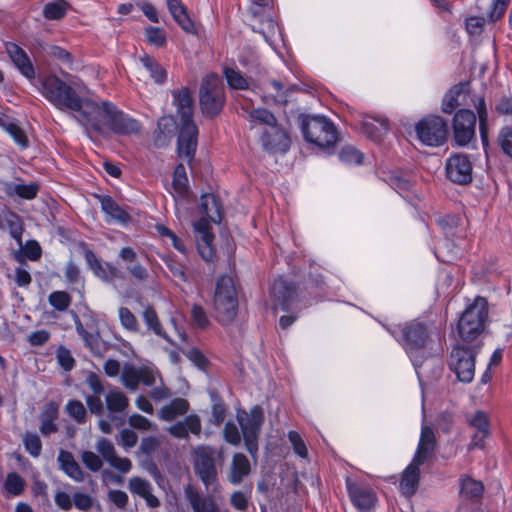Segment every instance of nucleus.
I'll return each mask as SVG.
<instances>
[{
	"label": "nucleus",
	"mask_w": 512,
	"mask_h": 512,
	"mask_svg": "<svg viewBox=\"0 0 512 512\" xmlns=\"http://www.w3.org/2000/svg\"><path fill=\"white\" fill-rule=\"evenodd\" d=\"M39 91L42 96L59 110H68L82 125L94 99L83 97L76 83L69 84L56 75L41 78Z\"/></svg>",
	"instance_id": "obj_1"
},
{
	"label": "nucleus",
	"mask_w": 512,
	"mask_h": 512,
	"mask_svg": "<svg viewBox=\"0 0 512 512\" xmlns=\"http://www.w3.org/2000/svg\"><path fill=\"white\" fill-rule=\"evenodd\" d=\"M82 126L86 131L93 130L101 133L104 128H109L116 134H133L140 130V124L129 115L119 111L116 106L109 101L94 100Z\"/></svg>",
	"instance_id": "obj_2"
},
{
	"label": "nucleus",
	"mask_w": 512,
	"mask_h": 512,
	"mask_svg": "<svg viewBox=\"0 0 512 512\" xmlns=\"http://www.w3.org/2000/svg\"><path fill=\"white\" fill-rule=\"evenodd\" d=\"M172 95L173 104L181 120L177 141L178 156L191 164L195 156L198 142V128L192 120L193 99L187 88L174 90Z\"/></svg>",
	"instance_id": "obj_3"
},
{
	"label": "nucleus",
	"mask_w": 512,
	"mask_h": 512,
	"mask_svg": "<svg viewBox=\"0 0 512 512\" xmlns=\"http://www.w3.org/2000/svg\"><path fill=\"white\" fill-rule=\"evenodd\" d=\"M387 330L402 345L415 368L430 355L427 349L430 333L424 323L414 320Z\"/></svg>",
	"instance_id": "obj_4"
},
{
	"label": "nucleus",
	"mask_w": 512,
	"mask_h": 512,
	"mask_svg": "<svg viewBox=\"0 0 512 512\" xmlns=\"http://www.w3.org/2000/svg\"><path fill=\"white\" fill-rule=\"evenodd\" d=\"M488 317V304L485 298L477 297L462 313L458 325V335L464 342L475 340L484 329Z\"/></svg>",
	"instance_id": "obj_5"
},
{
	"label": "nucleus",
	"mask_w": 512,
	"mask_h": 512,
	"mask_svg": "<svg viewBox=\"0 0 512 512\" xmlns=\"http://www.w3.org/2000/svg\"><path fill=\"white\" fill-rule=\"evenodd\" d=\"M301 131L307 142L322 149L334 146L338 139L334 124L324 116L303 117Z\"/></svg>",
	"instance_id": "obj_6"
},
{
	"label": "nucleus",
	"mask_w": 512,
	"mask_h": 512,
	"mask_svg": "<svg viewBox=\"0 0 512 512\" xmlns=\"http://www.w3.org/2000/svg\"><path fill=\"white\" fill-rule=\"evenodd\" d=\"M238 299L233 279L221 276L216 283L214 294V308L216 318L225 324L231 322L237 313Z\"/></svg>",
	"instance_id": "obj_7"
},
{
	"label": "nucleus",
	"mask_w": 512,
	"mask_h": 512,
	"mask_svg": "<svg viewBox=\"0 0 512 512\" xmlns=\"http://www.w3.org/2000/svg\"><path fill=\"white\" fill-rule=\"evenodd\" d=\"M217 454L215 448L206 445H199L192 451L195 474L202 481L205 488L207 490L212 488L213 492H216L219 487L215 464Z\"/></svg>",
	"instance_id": "obj_8"
},
{
	"label": "nucleus",
	"mask_w": 512,
	"mask_h": 512,
	"mask_svg": "<svg viewBox=\"0 0 512 512\" xmlns=\"http://www.w3.org/2000/svg\"><path fill=\"white\" fill-rule=\"evenodd\" d=\"M225 101L224 88L221 78L216 74H208L202 80L199 102L204 115L216 116L222 109Z\"/></svg>",
	"instance_id": "obj_9"
},
{
	"label": "nucleus",
	"mask_w": 512,
	"mask_h": 512,
	"mask_svg": "<svg viewBox=\"0 0 512 512\" xmlns=\"http://www.w3.org/2000/svg\"><path fill=\"white\" fill-rule=\"evenodd\" d=\"M236 418L242 430L246 449L255 457L258 451V436L264 421L263 410L258 405L252 407L249 413L239 410Z\"/></svg>",
	"instance_id": "obj_10"
},
{
	"label": "nucleus",
	"mask_w": 512,
	"mask_h": 512,
	"mask_svg": "<svg viewBox=\"0 0 512 512\" xmlns=\"http://www.w3.org/2000/svg\"><path fill=\"white\" fill-rule=\"evenodd\" d=\"M477 351L474 347L456 345L453 347L448 366L457 379L464 383H470L475 374V357Z\"/></svg>",
	"instance_id": "obj_11"
},
{
	"label": "nucleus",
	"mask_w": 512,
	"mask_h": 512,
	"mask_svg": "<svg viewBox=\"0 0 512 512\" xmlns=\"http://www.w3.org/2000/svg\"><path fill=\"white\" fill-rule=\"evenodd\" d=\"M420 141L428 146L442 145L447 136V124L440 116H432L420 121L416 126Z\"/></svg>",
	"instance_id": "obj_12"
},
{
	"label": "nucleus",
	"mask_w": 512,
	"mask_h": 512,
	"mask_svg": "<svg viewBox=\"0 0 512 512\" xmlns=\"http://www.w3.org/2000/svg\"><path fill=\"white\" fill-rule=\"evenodd\" d=\"M158 376V372L151 367H136L132 364H126L122 369L121 381L127 389L135 391L140 383L146 386H153Z\"/></svg>",
	"instance_id": "obj_13"
},
{
	"label": "nucleus",
	"mask_w": 512,
	"mask_h": 512,
	"mask_svg": "<svg viewBox=\"0 0 512 512\" xmlns=\"http://www.w3.org/2000/svg\"><path fill=\"white\" fill-rule=\"evenodd\" d=\"M452 127L455 142L459 146H466L475 137V114L469 109L458 110L454 115Z\"/></svg>",
	"instance_id": "obj_14"
},
{
	"label": "nucleus",
	"mask_w": 512,
	"mask_h": 512,
	"mask_svg": "<svg viewBox=\"0 0 512 512\" xmlns=\"http://www.w3.org/2000/svg\"><path fill=\"white\" fill-rule=\"evenodd\" d=\"M447 178L460 185L472 181V163L469 157L462 153L450 155L445 164Z\"/></svg>",
	"instance_id": "obj_15"
},
{
	"label": "nucleus",
	"mask_w": 512,
	"mask_h": 512,
	"mask_svg": "<svg viewBox=\"0 0 512 512\" xmlns=\"http://www.w3.org/2000/svg\"><path fill=\"white\" fill-rule=\"evenodd\" d=\"M84 258L93 274L103 282L111 283L114 280L123 277V273L117 266L111 262H101L96 254L90 249H85Z\"/></svg>",
	"instance_id": "obj_16"
},
{
	"label": "nucleus",
	"mask_w": 512,
	"mask_h": 512,
	"mask_svg": "<svg viewBox=\"0 0 512 512\" xmlns=\"http://www.w3.org/2000/svg\"><path fill=\"white\" fill-rule=\"evenodd\" d=\"M194 229L197 232V249L203 260L210 262L213 260L215 252L212 246L214 235L211 233V226L207 219H199L194 223Z\"/></svg>",
	"instance_id": "obj_17"
},
{
	"label": "nucleus",
	"mask_w": 512,
	"mask_h": 512,
	"mask_svg": "<svg viewBox=\"0 0 512 512\" xmlns=\"http://www.w3.org/2000/svg\"><path fill=\"white\" fill-rule=\"evenodd\" d=\"M96 449L98 453L104 458V460L114 469L121 473H128L132 468L130 459L126 457H119L116 454L113 443L106 439L100 438L96 443Z\"/></svg>",
	"instance_id": "obj_18"
},
{
	"label": "nucleus",
	"mask_w": 512,
	"mask_h": 512,
	"mask_svg": "<svg viewBox=\"0 0 512 512\" xmlns=\"http://www.w3.org/2000/svg\"><path fill=\"white\" fill-rule=\"evenodd\" d=\"M295 287L283 277L275 279L270 297L274 309L287 310L293 301Z\"/></svg>",
	"instance_id": "obj_19"
},
{
	"label": "nucleus",
	"mask_w": 512,
	"mask_h": 512,
	"mask_svg": "<svg viewBox=\"0 0 512 512\" xmlns=\"http://www.w3.org/2000/svg\"><path fill=\"white\" fill-rule=\"evenodd\" d=\"M184 495L193 512H221L218 503L212 496L203 495L190 484L184 487Z\"/></svg>",
	"instance_id": "obj_20"
},
{
	"label": "nucleus",
	"mask_w": 512,
	"mask_h": 512,
	"mask_svg": "<svg viewBox=\"0 0 512 512\" xmlns=\"http://www.w3.org/2000/svg\"><path fill=\"white\" fill-rule=\"evenodd\" d=\"M261 143L263 148L271 153H285L290 147L289 136L278 125L270 130H264Z\"/></svg>",
	"instance_id": "obj_21"
},
{
	"label": "nucleus",
	"mask_w": 512,
	"mask_h": 512,
	"mask_svg": "<svg viewBox=\"0 0 512 512\" xmlns=\"http://www.w3.org/2000/svg\"><path fill=\"white\" fill-rule=\"evenodd\" d=\"M347 490L353 505L359 512H371L376 502V495L371 488L348 481Z\"/></svg>",
	"instance_id": "obj_22"
},
{
	"label": "nucleus",
	"mask_w": 512,
	"mask_h": 512,
	"mask_svg": "<svg viewBox=\"0 0 512 512\" xmlns=\"http://www.w3.org/2000/svg\"><path fill=\"white\" fill-rule=\"evenodd\" d=\"M6 52L20 73L29 80L35 78L34 66L27 53L14 43L6 44Z\"/></svg>",
	"instance_id": "obj_23"
},
{
	"label": "nucleus",
	"mask_w": 512,
	"mask_h": 512,
	"mask_svg": "<svg viewBox=\"0 0 512 512\" xmlns=\"http://www.w3.org/2000/svg\"><path fill=\"white\" fill-rule=\"evenodd\" d=\"M119 258L127 263L126 269L128 273L137 281H147L149 278V272L142 264L136 261V251L129 246L123 247L119 251Z\"/></svg>",
	"instance_id": "obj_24"
},
{
	"label": "nucleus",
	"mask_w": 512,
	"mask_h": 512,
	"mask_svg": "<svg viewBox=\"0 0 512 512\" xmlns=\"http://www.w3.org/2000/svg\"><path fill=\"white\" fill-rule=\"evenodd\" d=\"M99 201L102 211L106 214L108 223L114 222L125 225L130 222L129 213L122 208L112 197L108 195L100 196Z\"/></svg>",
	"instance_id": "obj_25"
},
{
	"label": "nucleus",
	"mask_w": 512,
	"mask_h": 512,
	"mask_svg": "<svg viewBox=\"0 0 512 512\" xmlns=\"http://www.w3.org/2000/svg\"><path fill=\"white\" fill-rule=\"evenodd\" d=\"M202 425L200 418L195 414L186 416L182 421H178L170 426L167 431L175 438L186 439L189 433L199 435Z\"/></svg>",
	"instance_id": "obj_26"
},
{
	"label": "nucleus",
	"mask_w": 512,
	"mask_h": 512,
	"mask_svg": "<svg viewBox=\"0 0 512 512\" xmlns=\"http://www.w3.org/2000/svg\"><path fill=\"white\" fill-rule=\"evenodd\" d=\"M468 85L459 83L453 86L444 96L441 109L446 114H451L460 105L467 104Z\"/></svg>",
	"instance_id": "obj_27"
},
{
	"label": "nucleus",
	"mask_w": 512,
	"mask_h": 512,
	"mask_svg": "<svg viewBox=\"0 0 512 512\" xmlns=\"http://www.w3.org/2000/svg\"><path fill=\"white\" fill-rule=\"evenodd\" d=\"M200 219H207L209 226L211 223L218 224L222 219V208L218 198L214 194H203L200 199Z\"/></svg>",
	"instance_id": "obj_28"
},
{
	"label": "nucleus",
	"mask_w": 512,
	"mask_h": 512,
	"mask_svg": "<svg viewBox=\"0 0 512 512\" xmlns=\"http://www.w3.org/2000/svg\"><path fill=\"white\" fill-rule=\"evenodd\" d=\"M128 488L132 494L143 498L150 508H157L160 505L159 499L152 493L153 488L149 481L140 477H132L128 482Z\"/></svg>",
	"instance_id": "obj_29"
},
{
	"label": "nucleus",
	"mask_w": 512,
	"mask_h": 512,
	"mask_svg": "<svg viewBox=\"0 0 512 512\" xmlns=\"http://www.w3.org/2000/svg\"><path fill=\"white\" fill-rule=\"evenodd\" d=\"M422 464H424V462H418L413 458L411 463L403 471L400 482V488L403 494L410 496L416 492L420 478V466Z\"/></svg>",
	"instance_id": "obj_30"
},
{
	"label": "nucleus",
	"mask_w": 512,
	"mask_h": 512,
	"mask_svg": "<svg viewBox=\"0 0 512 512\" xmlns=\"http://www.w3.org/2000/svg\"><path fill=\"white\" fill-rule=\"evenodd\" d=\"M436 445L435 434L429 426H422L421 435L414 459L424 462L432 455Z\"/></svg>",
	"instance_id": "obj_31"
},
{
	"label": "nucleus",
	"mask_w": 512,
	"mask_h": 512,
	"mask_svg": "<svg viewBox=\"0 0 512 512\" xmlns=\"http://www.w3.org/2000/svg\"><path fill=\"white\" fill-rule=\"evenodd\" d=\"M0 127L12 137L20 148L25 149L29 146L28 137L18 121L9 116L0 115Z\"/></svg>",
	"instance_id": "obj_32"
},
{
	"label": "nucleus",
	"mask_w": 512,
	"mask_h": 512,
	"mask_svg": "<svg viewBox=\"0 0 512 512\" xmlns=\"http://www.w3.org/2000/svg\"><path fill=\"white\" fill-rule=\"evenodd\" d=\"M250 469V462L244 454H234L228 475L229 482L233 485L240 484L249 475Z\"/></svg>",
	"instance_id": "obj_33"
},
{
	"label": "nucleus",
	"mask_w": 512,
	"mask_h": 512,
	"mask_svg": "<svg viewBox=\"0 0 512 512\" xmlns=\"http://www.w3.org/2000/svg\"><path fill=\"white\" fill-rule=\"evenodd\" d=\"M60 468L74 481L82 482L84 480V472L80 465L75 461L72 453L60 450L57 458Z\"/></svg>",
	"instance_id": "obj_34"
},
{
	"label": "nucleus",
	"mask_w": 512,
	"mask_h": 512,
	"mask_svg": "<svg viewBox=\"0 0 512 512\" xmlns=\"http://www.w3.org/2000/svg\"><path fill=\"white\" fill-rule=\"evenodd\" d=\"M58 417V404L55 402H49L46 404L44 410L40 415V427L39 430L42 435L48 436L52 433L57 432L58 426L55 420Z\"/></svg>",
	"instance_id": "obj_35"
},
{
	"label": "nucleus",
	"mask_w": 512,
	"mask_h": 512,
	"mask_svg": "<svg viewBox=\"0 0 512 512\" xmlns=\"http://www.w3.org/2000/svg\"><path fill=\"white\" fill-rule=\"evenodd\" d=\"M362 129L369 138L378 141L389 129L388 120L382 117H366L362 122Z\"/></svg>",
	"instance_id": "obj_36"
},
{
	"label": "nucleus",
	"mask_w": 512,
	"mask_h": 512,
	"mask_svg": "<svg viewBox=\"0 0 512 512\" xmlns=\"http://www.w3.org/2000/svg\"><path fill=\"white\" fill-rule=\"evenodd\" d=\"M166 4L173 19L186 32L194 31V24L189 18L186 8L180 0H166Z\"/></svg>",
	"instance_id": "obj_37"
},
{
	"label": "nucleus",
	"mask_w": 512,
	"mask_h": 512,
	"mask_svg": "<svg viewBox=\"0 0 512 512\" xmlns=\"http://www.w3.org/2000/svg\"><path fill=\"white\" fill-rule=\"evenodd\" d=\"M189 410V403L183 398H175L169 404L164 405L158 412L160 419L170 422L179 416L185 415Z\"/></svg>",
	"instance_id": "obj_38"
},
{
	"label": "nucleus",
	"mask_w": 512,
	"mask_h": 512,
	"mask_svg": "<svg viewBox=\"0 0 512 512\" xmlns=\"http://www.w3.org/2000/svg\"><path fill=\"white\" fill-rule=\"evenodd\" d=\"M388 183L402 197L412 198L414 183L410 175L392 173L389 176Z\"/></svg>",
	"instance_id": "obj_39"
},
{
	"label": "nucleus",
	"mask_w": 512,
	"mask_h": 512,
	"mask_svg": "<svg viewBox=\"0 0 512 512\" xmlns=\"http://www.w3.org/2000/svg\"><path fill=\"white\" fill-rule=\"evenodd\" d=\"M139 61L155 83L163 84L166 81L167 71L154 57L145 54L139 58Z\"/></svg>",
	"instance_id": "obj_40"
},
{
	"label": "nucleus",
	"mask_w": 512,
	"mask_h": 512,
	"mask_svg": "<svg viewBox=\"0 0 512 512\" xmlns=\"http://www.w3.org/2000/svg\"><path fill=\"white\" fill-rule=\"evenodd\" d=\"M4 190L9 196H19L24 199H33L38 192L36 184H19L14 182H7L4 184Z\"/></svg>",
	"instance_id": "obj_41"
},
{
	"label": "nucleus",
	"mask_w": 512,
	"mask_h": 512,
	"mask_svg": "<svg viewBox=\"0 0 512 512\" xmlns=\"http://www.w3.org/2000/svg\"><path fill=\"white\" fill-rule=\"evenodd\" d=\"M25 486L24 478L16 472L8 473L3 482V489L7 497L20 496L24 492Z\"/></svg>",
	"instance_id": "obj_42"
},
{
	"label": "nucleus",
	"mask_w": 512,
	"mask_h": 512,
	"mask_svg": "<svg viewBox=\"0 0 512 512\" xmlns=\"http://www.w3.org/2000/svg\"><path fill=\"white\" fill-rule=\"evenodd\" d=\"M105 402L107 409L111 413L123 412L129 404L126 395L118 389L109 390L105 396Z\"/></svg>",
	"instance_id": "obj_43"
},
{
	"label": "nucleus",
	"mask_w": 512,
	"mask_h": 512,
	"mask_svg": "<svg viewBox=\"0 0 512 512\" xmlns=\"http://www.w3.org/2000/svg\"><path fill=\"white\" fill-rule=\"evenodd\" d=\"M484 492V486L481 481L471 477H463L460 480V494L468 499H478Z\"/></svg>",
	"instance_id": "obj_44"
},
{
	"label": "nucleus",
	"mask_w": 512,
	"mask_h": 512,
	"mask_svg": "<svg viewBox=\"0 0 512 512\" xmlns=\"http://www.w3.org/2000/svg\"><path fill=\"white\" fill-rule=\"evenodd\" d=\"M248 120L253 124L265 125V130L277 126V120L273 113L264 108L253 109L249 112Z\"/></svg>",
	"instance_id": "obj_45"
},
{
	"label": "nucleus",
	"mask_w": 512,
	"mask_h": 512,
	"mask_svg": "<svg viewBox=\"0 0 512 512\" xmlns=\"http://www.w3.org/2000/svg\"><path fill=\"white\" fill-rule=\"evenodd\" d=\"M173 188L178 196H185L188 192V177L186 174L185 166L178 164L173 172Z\"/></svg>",
	"instance_id": "obj_46"
},
{
	"label": "nucleus",
	"mask_w": 512,
	"mask_h": 512,
	"mask_svg": "<svg viewBox=\"0 0 512 512\" xmlns=\"http://www.w3.org/2000/svg\"><path fill=\"white\" fill-rule=\"evenodd\" d=\"M68 5L63 0L47 3L43 8V15L48 20H59L67 12Z\"/></svg>",
	"instance_id": "obj_47"
},
{
	"label": "nucleus",
	"mask_w": 512,
	"mask_h": 512,
	"mask_svg": "<svg viewBox=\"0 0 512 512\" xmlns=\"http://www.w3.org/2000/svg\"><path fill=\"white\" fill-rule=\"evenodd\" d=\"M476 109H477L478 118H479V131H480L482 144H483V146H487L488 145V129H487L488 114H487V110H486L485 101L483 98L478 99V103L476 104Z\"/></svg>",
	"instance_id": "obj_48"
},
{
	"label": "nucleus",
	"mask_w": 512,
	"mask_h": 512,
	"mask_svg": "<svg viewBox=\"0 0 512 512\" xmlns=\"http://www.w3.org/2000/svg\"><path fill=\"white\" fill-rule=\"evenodd\" d=\"M224 74L226 81L231 88L239 90L248 88L247 79L236 68L227 67L224 70Z\"/></svg>",
	"instance_id": "obj_49"
},
{
	"label": "nucleus",
	"mask_w": 512,
	"mask_h": 512,
	"mask_svg": "<svg viewBox=\"0 0 512 512\" xmlns=\"http://www.w3.org/2000/svg\"><path fill=\"white\" fill-rule=\"evenodd\" d=\"M468 423L471 427L481 432L482 435H490V424L488 416L483 411H477L470 415Z\"/></svg>",
	"instance_id": "obj_50"
},
{
	"label": "nucleus",
	"mask_w": 512,
	"mask_h": 512,
	"mask_svg": "<svg viewBox=\"0 0 512 512\" xmlns=\"http://www.w3.org/2000/svg\"><path fill=\"white\" fill-rule=\"evenodd\" d=\"M67 414L77 423L82 424L86 420V409L81 401L70 400L65 406Z\"/></svg>",
	"instance_id": "obj_51"
},
{
	"label": "nucleus",
	"mask_w": 512,
	"mask_h": 512,
	"mask_svg": "<svg viewBox=\"0 0 512 512\" xmlns=\"http://www.w3.org/2000/svg\"><path fill=\"white\" fill-rule=\"evenodd\" d=\"M143 319L147 327L151 329L156 335L169 340L167 335L163 332L162 326L158 320L155 310L151 307H147L143 312Z\"/></svg>",
	"instance_id": "obj_52"
},
{
	"label": "nucleus",
	"mask_w": 512,
	"mask_h": 512,
	"mask_svg": "<svg viewBox=\"0 0 512 512\" xmlns=\"http://www.w3.org/2000/svg\"><path fill=\"white\" fill-rule=\"evenodd\" d=\"M49 303L57 311H65L71 303V297L65 291H54L49 295Z\"/></svg>",
	"instance_id": "obj_53"
},
{
	"label": "nucleus",
	"mask_w": 512,
	"mask_h": 512,
	"mask_svg": "<svg viewBox=\"0 0 512 512\" xmlns=\"http://www.w3.org/2000/svg\"><path fill=\"white\" fill-rule=\"evenodd\" d=\"M23 443L26 451L32 457H38L41 454L42 443L37 434L27 432L23 437Z\"/></svg>",
	"instance_id": "obj_54"
},
{
	"label": "nucleus",
	"mask_w": 512,
	"mask_h": 512,
	"mask_svg": "<svg viewBox=\"0 0 512 512\" xmlns=\"http://www.w3.org/2000/svg\"><path fill=\"white\" fill-rule=\"evenodd\" d=\"M145 36L150 45L163 47L166 45V35L163 29L149 26L145 29Z\"/></svg>",
	"instance_id": "obj_55"
},
{
	"label": "nucleus",
	"mask_w": 512,
	"mask_h": 512,
	"mask_svg": "<svg viewBox=\"0 0 512 512\" xmlns=\"http://www.w3.org/2000/svg\"><path fill=\"white\" fill-rule=\"evenodd\" d=\"M339 159L345 164H360L362 163L363 154L352 146H346L339 152Z\"/></svg>",
	"instance_id": "obj_56"
},
{
	"label": "nucleus",
	"mask_w": 512,
	"mask_h": 512,
	"mask_svg": "<svg viewBox=\"0 0 512 512\" xmlns=\"http://www.w3.org/2000/svg\"><path fill=\"white\" fill-rule=\"evenodd\" d=\"M118 315L121 325L125 329L133 332H136L138 330V321L136 317L133 315V313L127 307L119 308Z\"/></svg>",
	"instance_id": "obj_57"
},
{
	"label": "nucleus",
	"mask_w": 512,
	"mask_h": 512,
	"mask_svg": "<svg viewBox=\"0 0 512 512\" xmlns=\"http://www.w3.org/2000/svg\"><path fill=\"white\" fill-rule=\"evenodd\" d=\"M498 141L502 151L512 158V126L500 130Z\"/></svg>",
	"instance_id": "obj_58"
},
{
	"label": "nucleus",
	"mask_w": 512,
	"mask_h": 512,
	"mask_svg": "<svg viewBox=\"0 0 512 512\" xmlns=\"http://www.w3.org/2000/svg\"><path fill=\"white\" fill-rule=\"evenodd\" d=\"M509 0H492L487 17L490 21L495 22L500 19L508 6Z\"/></svg>",
	"instance_id": "obj_59"
},
{
	"label": "nucleus",
	"mask_w": 512,
	"mask_h": 512,
	"mask_svg": "<svg viewBox=\"0 0 512 512\" xmlns=\"http://www.w3.org/2000/svg\"><path fill=\"white\" fill-rule=\"evenodd\" d=\"M58 364L65 370L70 371L73 369L75 360L71 352L64 346H60L56 354Z\"/></svg>",
	"instance_id": "obj_60"
},
{
	"label": "nucleus",
	"mask_w": 512,
	"mask_h": 512,
	"mask_svg": "<svg viewBox=\"0 0 512 512\" xmlns=\"http://www.w3.org/2000/svg\"><path fill=\"white\" fill-rule=\"evenodd\" d=\"M129 425L138 430L149 431L155 430L156 425L140 414H133L129 417Z\"/></svg>",
	"instance_id": "obj_61"
},
{
	"label": "nucleus",
	"mask_w": 512,
	"mask_h": 512,
	"mask_svg": "<svg viewBox=\"0 0 512 512\" xmlns=\"http://www.w3.org/2000/svg\"><path fill=\"white\" fill-rule=\"evenodd\" d=\"M223 436L226 442L231 445H238L241 442V435L235 423L229 421L225 424Z\"/></svg>",
	"instance_id": "obj_62"
},
{
	"label": "nucleus",
	"mask_w": 512,
	"mask_h": 512,
	"mask_svg": "<svg viewBox=\"0 0 512 512\" xmlns=\"http://www.w3.org/2000/svg\"><path fill=\"white\" fill-rule=\"evenodd\" d=\"M81 459L84 465L93 472L99 471L103 465L101 458L92 451H84Z\"/></svg>",
	"instance_id": "obj_63"
},
{
	"label": "nucleus",
	"mask_w": 512,
	"mask_h": 512,
	"mask_svg": "<svg viewBox=\"0 0 512 512\" xmlns=\"http://www.w3.org/2000/svg\"><path fill=\"white\" fill-rule=\"evenodd\" d=\"M288 438H289V441L291 442V444L293 446L294 452L298 456H300L302 458H306L307 454H308V451H307L306 445L303 442L300 434L298 432H296V431H290L288 433Z\"/></svg>",
	"instance_id": "obj_64"
}]
</instances>
